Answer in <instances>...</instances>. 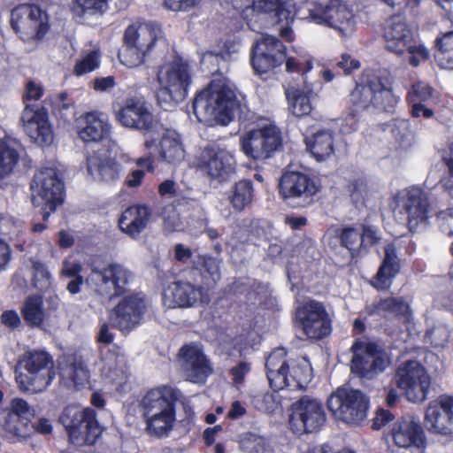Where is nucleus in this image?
<instances>
[{"mask_svg": "<svg viewBox=\"0 0 453 453\" xmlns=\"http://www.w3.org/2000/svg\"><path fill=\"white\" fill-rule=\"evenodd\" d=\"M192 108L200 122L215 120L222 126L228 125L236 113L242 111L236 90L226 84L213 82L196 94Z\"/></svg>", "mask_w": 453, "mask_h": 453, "instance_id": "f257e3e1", "label": "nucleus"}, {"mask_svg": "<svg viewBox=\"0 0 453 453\" xmlns=\"http://www.w3.org/2000/svg\"><path fill=\"white\" fill-rule=\"evenodd\" d=\"M280 198L293 208H306L312 204L320 185L314 176L299 171H284L279 180Z\"/></svg>", "mask_w": 453, "mask_h": 453, "instance_id": "f8f14e48", "label": "nucleus"}, {"mask_svg": "<svg viewBox=\"0 0 453 453\" xmlns=\"http://www.w3.org/2000/svg\"><path fill=\"white\" fill-rule=\"evenodd\" d=\"M349 97L354 113L366 111L371 107L391 112L399 102L389 79L380 75L372 69L363 70Z\"/></svg>", "mask_w": 453, "mask_h": 453, "instance_id": "f03ea898", "label": "nucleus"}, {"mask_svg": "<svg viewBox=\"0 0 453 453\" xmlns=\"http://www.w3.org/2000/svg\"><path fill=\"white\" fill-rule=\"evenodd\" d=\"M425 423L433 434H453V395H441L430 402L426 410Z\"/></svg>", "mask_w": 453, "mask_h": 453, "instance_id": "5701e85b", "label": "nucleus"}, {"mask_svg": "<svg viewBox=\"0 0 453 453\" xmlns=\"http://www.w3.org/2000/svg\"><path fill=\"white\" fill-rule=\"evenodd\" d=\"M87 169L94 179L104 182H115L120 177L122 165L106 152L94 151L86 158Z\"/></svg>", "mask_w": 453, "mask_h": 453, "instance_id": "7c9ffc66", "label": "nucleus"}, {"mask_svg": "<svg viewBox=\"0 0 453 453\" xmlns=\"http://www.w3.org/2000/svg\"><path fill=\"white\" fill-rule=\"evenodd\" d=\"M335 237L341 247L350 253L352 258L361 257L360 230L354 226H344L335 230Z\"/></svg>", "mask_w": 453, "mask_h": 453, "instance_id": "c03bdc74", "label": "nucleus"}, {"mask_svg": "<svg viewBox=\"0 0 453 453\" xmlns=\"http://www.w3.org/2000/svg\"><path fill=\"white\" fill-rule=\"evenodd\" d=\"M296 318L310 339L322 340L332 332V319L321 302L311 299L303 303L296 309Z\"/></svg>", "mask_w": 453, "mask_h": 453, "instance_id": "aec40b11", "label": "nucleus"}, {"mask_svg": "<svg viewBox=\"0 0 453 453\" xmlns=\"http://www.w3.org/2000/svg\"><path fill=\"white\" fill-rule=\"evenodd\" d=\"M392 133L395 138L400 142L408 140L411 135L410 121L408 119H395Z\"/></svg>", "mask_w": 453, "mask_h": 453, "instance_id": "338daca9", "label": "nucleus"}, {"mask_svg": "<svg viewBox=\"0 0 453 453\" xmlns=\"http://www.w3.org/2000/svg\"><path fill=\"white\" fill-rule=\"evenodd\" d=\"M390 435L398 447L424 449L426 446L424 428L419 420L411 416L396 419L390 430Z\"/></svg>", "mask_w": 453, "mask_h": 453, "instance_id": "393cba45", "label": "nucleus"}, {"mask_svg": "<svg viewBox=\"0 0 453 453\" xmlns=\"http://www.w3.org/2000/svg\"><path fill=\"white\" fill-rule=\"evenodd\" d=\"M434 89L424 82H417L411 86L409 92V101L411 104L419 102L420 104H428L434 97Z\"/></svg>", "mask_w": 453, "mask_h": 453, "instance_id": "6e6d98bb", "label": "nucleus"}, {"mask_svg": "<svg viewBox=\"0 0 453 453\" xmlns=\"http://www.w3.org/2000/svg\"><path fill=\"white\" fill-rule=\"evenodd\" d=\"M81 124L78 130V135L85 142H97L110 134L111 126L103 118L102 113L87 112L81 119Z\"/></svg>", "mask_w": 453, "mask_h": 453, "instance_id": "4c0bfd02", "label": "nucleus"}, {"mask_svg": "<svg viewBox=\"0 0 453 453\" xmlns=\"http://www.w3.org/2000/svg\"><path fill=\"white\" fill-rule=\"evenodd\" d=\"M203 288L188 281H173L164 289L165 304L170 308H188L202 301Z\"/></svg>", "mask_w": 453, "mask_h": 453, "instance_id": "bb28decb", "label": "nucleus"}, {"mask_svg": "<svg viewBox=\"0 0 453 453\" xmlns=\"http://www.w3.org/2000/svg\"><path fill=\"white\" fill-rule=\"evenodd\" d=\"M7 412L23 418H28L30 415V406L26 400L16 397L11 401L10 408H7Z\"/></svg>", "mask_w": 453, "mask_h": 453, "instance_id": "774afa93", "label": "nucleus"}, {"mask_svg": "<svg viewBox=\"0 0 453 453\" xmlns=\"http://www.w3.org/2000/svg\"><path fill=\"white\" fill-rule=\"evenodd\" d=\"M33 285L38 289L47 288L50 284L51 275L47 266L41 261L32 262Z\"/></svg>", "mask_w": 453, "mask_h": 453, "instance_id": "4d7b16f0", "label": "nucleus"}, {"mask_svg": "<svg viewBox=\"0 0 453 453\" xmlns=\"http://www.w3.org/2000/svg\"><path fill=\"white\" fill-rule=\"evenodd\" d=\"M108 7V0H72L71 11L79 17L83 18L86 14H102Z\"/></svg>", "mask_w": 453, "mask_h": 453, "instance_id": "09e8293b", "label": "nucleus"}, {"mask_svg": "<svg viewBox=\"0 0 453 453\" xmlns=\"http://www.w3.org/2000/svg\"><path fill=\"white\" fill-rule=\"evenodd\" d=\"M361 236V257L366 255L370 249L379 243L380 237L377 231L368 225H362Z\"/></svg>", "mask_w": 453, "mask_h": 453, "instance_id": "bf43d9fd", "label": "nucleus"}, {"mask_svg": "<svg viewBox=\"0 0 453 453\" xmlns=\"http://www.w3.org/2000/svg\"><path fill=\"white\" fill-rule=\"evenodd\" d=\"M19 159L18 150L7 142L0 140V179L12 173Z\"/></svg>", "mask_w": 453, "mask_h": 453, "instance_id": "49530a36", "label": "nucleus"}, {"mask_svg": "<svg viewBox=\"0 0 453 453\" xmlns=\"http://www.w3.org/2000/svg\"><path fill=\"white\" fill-rule=\"evenodd\" d=\"M266 377L271 388L276 392L286 388H303L308 380L305 368L293 361L288 368L266 371Z\"/></svg>", "mask_w": 453, "mask_h": 453, "instance_id": "2f4dec72", "label": "nucleus"}, {"mask_svg": "<svg viewBox=\"0 0 453 453\" xmlns=\"http://www.w3.org/2000/svg\"><path fill=\"white\" fill-rule=\"evenodd\" d=\"M435 58L439 65L442 67L443 62L448 57L453 55V31L441 33L434 41Z\"/></svg>", "mask_w": 453, "mask_h": 453, "instance_id": "3c124183", "label": "nucleus"}, {"mask_svg": "<svg viewBox=\"0 0 453 453\" xmlns=\"http://www.w3.org/2000/svg\"><path fill=\"white\" fill-rule=\"evenodd\" d=\"M280 128L274 123L251 129L240 138L241 150L256 164L265 165L283 150Z\"/></svg>", "mask_w": 453, "mask_h": 453, "instance_id": "0eeeda50", "label": "nucleus"}, {"mask_svg": "<svg viewBox=\"0 0 453 453\" xmlns=\"http://www.w3.org/2000/svg\"><path fill=\"white\" fill-rule=\"evenodd\" d=\"M391 314L403 324L412 320L410 303L403 296H388L373 302L369 307V315Z\"/></svg>", "mask_w": 453, "mask_h": 453, "instance_id": "f704fd0d", "label": "nucleus"}, {"mask_svg": "<svg viewBox=\"0 0 453 453\" xmlns=\"http://www.w3.org/2000/svg\"><path fill=\"white\" fill-rule=\"evenodd\" d=\"M157 41V30L151 24H131L124 32L123 50L120 61L127 67H136L144 63L146 57Z\"/></svg>", "mask_w": 453, "mask_h": 453, "instance_id": "ddd939ff", "label": "nucleus"}, {"mask_svg": "<svg viewBox=\"0 0 453 453\" xmlns=\"http://www.w3.org/2000/svg\"><path fill=\"white\" fill-rule=\"evenodd\" d=\"M20 314L29 328L42 329L49 317L44 308L42 296L38 294L27 296L20 307Z\"/></svg>", "mask_w": 453, "mask_h": 453, "instance_id": "a19ab883", "label": "nucleus"}, {"mask_svg": "<svg viewBox=\"0 0 453 453\" xmlns=\"http://www.w3.org/2000/svg\"><path fill=\"white\" fill-rule=\"evenodd\" d=\"M326 406L335 419L360 426L367 418L370 399L359 389L340 387L329 395Z\"/></svg>", "mask_w": 453, "mask_h": 453, "instance_id": "1a4fd4ad", "label": "nucleus"}, {"mask_svg": "<svg viewBox=\"0 0 453 453\" xmlns=\"http://www.w3.org/2000/svg\"><path fill=\"white\" fill-rule=\"evenodd\" d=\"M0 415L3 416V422L0 423L3 429L13 436H23L28 425L29 418H23L7 412V408L0 409Z\"/></svg>", "mask_w": 453, "mask_h": 453, "instance_id": "8fccbe9b", "label": "nucleus"}, {"mask_svg": "<svg viewBox=\"0 0 453 453\" xmlns=\"http://www.w3.org/2000/svg\"><path fill=\"white\" fill-rule=\"evenodd\" d=\"M180 357L189 365L187 369L188 380L193 383H204L213 369L203 350L193 344H185L180 349Z\"/></svg>", "mask_w": 453, "mask_h": 453, "instance_id": "c756f323", "label": "nucleus"}, {"mask_svg": "<svg viewBox=\"0 0 453 453\" xmlns=\"http://www.w3.org/2000/svg\"><path fill=\"white\" fill-rule=\"evenodd\" d=\"M401 259L394 242L384 246V256L377 273L371 278L369 284L378 291H388L395 277L401 272Z\"/></svg>", "mask_w": 453, "mask_h": 453, "instance_id": "a878e982", "label": "nucleus"}, {"mask_svg": "<svg viewBox=\"0 0 453 453\" xmlns=\"http://www.w3.org/2000/svg\"><path fill=\"white\" fill-rule=\"evenodd\" d=\"M147 311V301L142 293L124 296L111 309L109 319L111 326L124 334L138 327Z\"/></svg>", "mask_w": 453, "mask_h": 453, "instance_id": "6ab92c4d", "label": "nucleus"}, {"mask_svg": "<svg viewBox=\"0 0 453 453\" xmlns=\"http://www.w3.org/2000/svg\"><path fill=\"white\" fill-rule=\"evenodd\" d=\"M395 379L398 388L403 390L408 401L422 403L427 398L431 377L418 361L402 363L395 372Z\"/></svg>", "mask_w": 453, "mask_h": 453, "instance_id": "dca6fc26", "label": "nucleus"}, {"mask_svg": "<svg viewBox=\"0 0 453 453\" xmlns=\"http://www.w3.org/2000/svg\"><path fill=\"white\" fill-rule=\"evenodd\" d=\"M152 216L151 208L144 203H134L124 210L119 219V230L132 239H137L147 228Z\"/></svg>", "mask_w": 453, "mask_h": 453, "instance_id": "cd10ccee", "label": "nucleus"}, {"mask_svg": "<svg viewBox=\"0 0 453 453\" xmlns=\"http://www.w3.org/2000/svg\"><path fill=\"white\" fill-rule=\"evenodd\" d=\"M252 7L278 24H291L296 14L292 0H253Z\"/></svg>", "mask_w": 453, "mask_h": 453, "instance_id": "72a5a7b5", "label": "nucleus"}, {"mask_svg": "<svg viewBox=\"0 0 453 453\" xmlns=\"http://www.w3.org/2000/svg\"><path fill=\"white\" fill-rule=\"evenodd\" d=\"M142 418L146 423L147 434L157 438H163L168 436L173 429L176 410H165L156 413L142 415Z\"/></svg>", "mask_w": 453, "mask_h": 453, "instance_id": "79ce46f5", "label": "nucleus"}, {"mask_svg": "<svg viewBox=\"0 0 453 453\" xmlns=\"http://www.w3.org/2000/svg\"><path fill=\"white\" fill-rule=\"evenodd\" d=\"M32 203L42 207L43 221L64 202L65 184L57 170L52 167L42 168L36 172L30 183Z\"/></svg>", "mask_w": 453, "mask_h": 453, "instance_id": "6e6552de", "label": "nucleus"}, {"mask_svg": "<svg viewBox=\"0 0 453 453\" xmlns=\"http://www.w3.org/2000/svg\"><path fill=\"white\" fill-rule=\"evenodd\" d=\"M326 420L323 404L310 395H303L290 406L289 426L293 433L303 434L319 432Z\"/></svg>", "mask_w": 453, "mask_h": 453, "instance_id": "2eb2a0df", "label": "nucleus"}, {"mask_svg": "<svg viewBox=\"0 0 453 453\" xmlns=\"http://www.w3.org/2000/svg\"><path fill=\"white\" fill-rule=\"evenodd\" d=\"M395 419V415L391 411L380 408L377 410L374 418L372 419L371 428L372 430H380Z\"/></svg>", "mask_w": 453, "mask_h": 453, "instance_id": "69168bd1", "label": "nucleus"}, {"mask_svg": "<svg viewBox=\"0 0 453 453\" xmlns=\"http://www.w3.org/2000/svg\"><path fill=\"white\" fill-rule=\"evenodd\" d=\"M285 60L286 71L289 73L303 76L313 68V59L310 55L286 57Z\"/></svg>", "mask_w": 453, "mask_h": 453, "instance_id": "864d4df0", "label": "nucleus"}, {"mask_svg": "<svg viewBox=\"0 0 453 453\" xmlns=\"http://www.w3.org/2000/svg\"><path fill=\"white\" fill-rule=\"evenodd\" d=\"M52 113L64 122L70 121L74 115V102L66 91L60 92L51 100Z\"/></svg>", "mask_w": 453, "mask_h": 453, "instance_id": "de8ad7c7", "label": "nucleus"}, {"mask_svg": "<svg viewBox=\"0 0 453 453\" xmlns=\"http://www.w3.org/2000/svg\"><path fill=\"white\" fill-rule=\"evenodd\" d=\"M200 169L211 179L219 181L227 180L236 172V161L227 150L214 146H207L200 162Z\"/></svg>", "mask_w": 453, "mask_h": 453, "instance_id": "4be33fe9", "label": "nucleus"}, {"mask_svg": "<svg viewBox=\"0 0 453 453\" xmlns=\"http://www.w3.org/2000/svg\"><path fill=\"white\" fill-rule=\"evenodd\" d=\"M101 64V54L98 50L88 52L76 61L73 67V73L81 76L99 68Z\"/></svg>", "mask_w": 453, "mask_h": 453, "instance_id": "603ef678", "label": "nucleus"}, {"mask_svg": "<svg viewBox=\"0 0 453 453\" xmlns=\"http://www.w3.org/2000/svg\"><path fill=\"white\" fill-rule=\"evenodd\" d=\"M193 267L207 280L216 281L220 277L221 260L210 255H198L193 261Z\"/></svg>", "mask_w": 453, "mask_h": 453, "instance_id": "a18cd8bd", "label": "nucleus"}, {"mask_svg": "<svg viewBox=\"0 0 453 453\" xmlns=\"http://www.w3.org/2000/svg\"><path fill=\"white\" fill-rule=\"evenodd\" d=\"M59 376L65 386L81 389L88 384L90 372L82 360L67 357L59 364Z\"/></svg>", "mask_w": 453, "mask_h": 453, "instance_id": "e433bc0d", "label": "nucleus"}, {"mask_svg": "<svg viewBox=\"0 0 453 453\" xmlns=\"http://www.w3.org/2000/svg\"><path fill=\"white\" fill-rule=\"evenodd\" d=\"M91 273L99 278L101 285L111 286L113 289L111 296H122L127 292L126 287L129 282L131 273L122 265L111 263L102 269L93 268Z\"/></svg>", "mask_w": 453, "mask_h": 453, "instance_id": "c9c22d12", "label": "nucleus"}, {"mask_svg": "<svg viewBox=\"0 0 453 453\" xmlns=\"http://www.w3.org/2000/svg\"><path fill=\"white\" fill-rule=\"evenodd\" d=\"M307 150L319 162L334 153V134L329 129H319L304 137Z\"/></svg>", "mask_w": 453, "mask_h": 453, "instance_id": "58836bf2", "label": "nucleus"}, {"mask_svg": "<svg viewBox=\"0 0 453 453\" xmlns=\"http://www.w3.org/2000/svg\"><path fill=\"white\" fill-rule=\"evenodd\" d=\"M153 134H150L145 138L144 148L148 151L154 150L158 162L176 165L185 158L184 145L176 133L166 130L158 140Z\"/></svg>", "mask_w": 453, "mask_h": 453, "instance_id": "b1692460", "label": "nucleus"}, {"mask_svg": "<svg viewBox=\"0 0 453 453\" xmlns=\"http://www.w3.org/2000/svg\"><path fill=\"white\" fill-rule=\"evenodd\" d=\"M350 351V370L360 378L372 379L387 367L386 353L375 342L357 338Z\"/></svg>", "mask_w": 453, "mask_h": 453, "instance_id": "4468645a", "label": "nucleus"}, {"mask_svg": "<svg viewBox=\"0 0 453 453\" xmlns=\"http://www.w3.org/2000/svg\"><path fill=\"white\" fill-rule=\"evenodd\" d=\"M55 376L53 357L45 350H27L17 363L15 379L23 393L34 395L45 391Z\"/></svg>", "mask_w": 453, "mask_h": 453, "instance_id": "7ed1b4c3", "label": "nucleus"}, {"mask_svg": "<svg viewBox=\"0 0 453 453\" xmlns=\"http://www.w3.org/2000/svg\"><path fill=\"white\" fill-rule=\"evenodd\" d=\"M10 26L24 42H38L50 29V16L36 4H19L11 11Z\"/></svg>", "mask_w": 453, "mask_h": 453, "instance_id": "9d476101", "label": "nucleus"}, {"mask_svg": "<svg viewBox=\"0 0 453 453\" xmlns=\"http://www.w3.org/2000/svg\"><path fill=\"white\" fill-rule=\"evenodd\" d=\"M286 58V46L275 36L265 35L251 46L250 61L259 76L267 74L280 66Z\"/></svg>", "mask_w": 453, "mask_h": 453, "instance_id": "a211bd4d", "label": "nucleus"}, {"mask_svg": "<svg viewBox=\"0 0 453 453\" xmlns=\"http://www.w3.org/2000/svg\"><path fill=\"white\" fill-rule=\"evenodd\" d=\"M347 190L355 204L363 203L368 194V181L365 176L350 180Z\"/></svg>", "mask_w": 453, "mask_h": 453, "instance_id": "5fc2aeb1", "label": "nucleus"}, {"mask_svg": "<svg viewBox=\"0 0 453 453\" xmlns=\"http://www.w3.org/2000/svg\"><path fill=\"white\" fill-rule=\"evenodd\" d=\"M436 221L441 233L453 236V208L441 211L436 215Z\"/></svg>", "mask_w": 453, "mask_h": 453, "instance_id": "e2e57ef3", "label": "nucleus"}, {"mask_svg": "<svg viewBox=\"0 0 453 453\" xmlns=\"http://www.w3.org/2000/svg\"><path fill=\"white\" fill-rule=\"evenodd\" d=\"M406 52L410 55L408 62L413 67H417L421 63L426 62L430 57V52L426 47L423 44H416L415 41L409 44Z\"/></svg>", "mask_w": 453, "mask_h": 453, "instance_id": "052dcab7", "label": "nucleus"}, {"mask_svg": "<svg viewBox=\"0 0 453 453\" xmlns=\"http://www.w3.org/2000/svg\"><path fill=\"white\" fill-rule=\"evenodd\" d=\"M386 49L396 55H403L410 43L414 42V35L406 22L400 17H392L384 30Z\"/></svg>", "mask_w": 453, "mask_h": 453, "instance_id": "473e14b6", "label": "nucleus"}, {"mask_svg": "<svg viewBox=\"0 0 453 453\" xmlns=\"http://www.w3.org/2000/svg\"><path fill=\"white\" fill-rule=\"evenodd\" d=\"M115 118L121 126L138 130L144 135L154 134L157 126L147 103L135 96L125 100L124 104L115 111Z\"/></svg>", "mask_w": 453, "mask_h": 453, "instance_id": "412c9836", "label": "nucleus"}, {"mask_svg": "<svg viewBox=\"0 0 453 453\" xmlns=\"http://www.w3.org/2000/svg\"><path fill=\"white\" fill-rule=\"evenodd\" d=\"M44 94L41 84L29 80L22 95L25 107L21 112L20 121L26 134L41 147L49 146L54 139L53 127L49 119L48 110L43 105L30 104L31 101L40 100Z\"/></svg>", "mask_w": 453, "mask_h": 453, "instance_id": "20e7f679", "label": "nucleus"}, {"mask_svg": "<svg viewBox=\"0 0 453 453\" xmlns=\"http://www.w3.org/2000/svg\"><path fill=\"white\" fill-rule=\"evenodd\" d=\"M286 98L288 109L294 116L302 118L308 116L311 112V92H305L303 89L291 87L286 90Z\"/></svg>", "mask_w": 453, "mask_h": 453, "instance_id": "37998d69", "label": "nucleus"}, {"mask_svg": "<svg viewBox=\"0 0 453 453\" xmlns=\"http://www.w3.org/2000/svg\"><path fill=\"white\" fill-rule=\"evenodd\" d=\"M287 349L284 348L274 349L266 357L265 370L288 368L291 362L287 359Z\"/></svg>", "mask_w": 453, "mask_h": 453, "instance_id": "13d9d810", "label": "nucleus"}, {"mask_svg": "<svg viewBox=\"0 0 453 453\" xmlns=\"http://www.w3.org/2000/svg\"><path fill=\"white\" fill-rule=\"evenodd\" d=\"M180 392L171 386H160L150 389L141 401L142 415L175 410Z\"/></svg>", "mask_w": 453, "mask_h": 453, "instance_id": "c85d7f7f", "label": "nucleus"}, {"mask_svg": "<svg viewBox=\"0 0 453 453\" xmlns=\"http://www.w3.org/2000/svg\"><path fill=\"white\" fill-rule=\"evenodd\" d=\"M157 81L159 88L156 96L159 104L184 101L192 83V70L188 60L180 56L174 57L160 68Z\"/></svg>", "mask_w": 453, "mask_h": 453, "instance_id": "39448f33", "label": "nucleus"}, {"mask_svg": "<svg viewBox=\"0 0 453 453\" xmlns=\"http://www.w3.org/2000/svg\"><path fill=\"white\" fill-rule=\"evenodd\" d=\"M200 0H163V6L166 10L179 12H188L199 4Z\"/></svg>", "mask_w": 453, "mask_h": 453, "instance_id": "0e129e2a", "label": "nucleus"}, {"mask_svg": "<svg viewBox=\"0 0 453 453\" xmlns=\"http://www.w3.org/2000/svg\"><path fill=\"white\" fill-rule=\"evenodd\" d=\"M395 210L406 215L409 231L415 233L418 226L428 219L430 201L428 194L420 187L411 186L394 196Z\"/></svg>", "mask_w": 453, "mask_h": 453, "instance_id": "f3484780", "label": "nucleus"}, {"mask_svg": "<svg viewBox=\"0 0 453 453\" xmlns=\"http://www.w3.org/2000/svg\"><path fill=\"white\" fill-rule=\"evenodd\" d=\"M360 61L352 58L349 53H342L339 59L332 63L333 70L342 71L343 74L349 75L360 68Z\"/></svg>", "mask_w": 453, "mask_h": 453, "instance_id": "680f3d73", "label": "nucleus"}, {"mask_svg": "<svg viewBox=\"0 0 453 453\" xmlns=\"http://www.w3.org/2000/svg\"><path fill=\"white\" fill-rule=\"evenodd\" d=\"M255 198L254 183L250 179H241L235 181L226 192V200L236 213L249 209Z\"/></svg>", "mask_w": 453, "mask_h": 453, "instance_id": "ea45409f", "label": "nucleus"}, {"mask_svg": "<svg viewBox=\"0 0 453 453\" xmlns=\"http://www.w3.org/2000/svg\"><path fill=\"white\" fill-rule=\"evenodd\" d=\"M58 420L73 445H93L102 432L96 412L90 407L81 411L76 406L68 405L62 411Z\"/></svg>", "mask_w": 453, "mask_h": 453, "instance_id": "9b49d317", "label": "nucleus"}, {"mask_svg": "<svg viewBox=\"0 0 453 453\" xmlns=\"http://www.w3.org/2000/svg\"><path fill=\"white\" fill-rule=\"evenodd\" d=\"M303 11L308 12L312 22L330 27L343 36L356 29L352 10L342 0H305L299 9L300 12Z\"/></svg>", "mask_w": 453, "mask_h": 453, "instance_id": "423d86ee", "label": "nucleus"}]
</instances>
